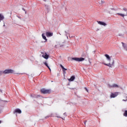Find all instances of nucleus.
I'll return each instance as SVG.
<instances>
[{"label": "nucleus", "instance_id": "f8f14e48", "mask_svg": "<svg viewBox=\"0 0 127 127\" xmlns=\"http://www.w3.org/2000/svg\"><path fill=\"white\" fill-rule=\"evenodd\" d=\"M75 80V76L72 75L70 77L69 79H68V81L69 82H72V81H74Z\"/></svg>", "mask_w": 127, "mask_h": 127}, {"label": "nucleus", "instance_id": "4be33fe9", "mask_svg": "<svg viewBox=\"0 0 127 127\" xmlns=\"http://www.w3.org/2000/svg\"><path fill=\"white\" fill-rule=\"evenodd\" d=\"M123 9H124V10H125V11H127V8H123Z\"/></svg>", "mask_w": 127, "mask_h": 127}, {"label": "nucleus", "instance_id": "bb28decb", "mask_svg": "<svg viewBox=\"0 0 127 127\" xmlns=\"http://www.w3.org/2000/svg\"><path fill=\"white\" fill-rule=\"evenodd\" d=\"M0 124H1V121H0Z\"/></svg>", "mask_w": 127, "mask_h": 127}, {"label": "nucleus", "instance_id": "f03ea898", "mask_svg": "<svg viewBox=\"0 0 127 127\" xmlns=\"http://www.w3.org/2000/svg\"><path fill=\"white\" fill-rule=\"evenodd\" d=\"M3 72V74H14V70L12 69H5Z\"/></svg>", "mask_w": 127, "mask_h": 127}, {"label": "nucleus", "instance_id": "f257e3e1", "mask_svg": "<svg viewBox=\"0 0 127 127\" xmlns=\"http://www.w3.org/2000/svg\"><path fill=\"white\" fill-rule=\"evenodd\" d=\"M40 92L42 94H51V90L46 89L45 88H42L40 90Z\"/></svg>", "mask_w": 127, "mask_h": 127}, {"label": "nucleus", "instance_id": "39448f33", "mask_svg": "<svg viewBox=\"0 0 127 127\" xmlns=\"http://www.w3.org/2000/svg\"><path fill=\"white\" fill-rule=\"evenodd\" d=\"M119 96V92H116L115 93H112L111 95H110V97L111 98H116V97Z\"/></svg>", "mask_w": 127, "mask_h": 127}, {"label": "nucleus", "instance_id": "412c9836", "mask_svg": "<svg viewBox=\"0 0 127 127\" xmlns=\"http://www.w3.org/2000/svg\"><path fill=\"white\" fill-rule=\"evenodd\" d=\"M84 89H85V90H86L87 92H89V91H88V89H87V88L85 87Z\"/></svg>", "mask_w": 127, "mask_h": 127}, {"label": "nucleus", "instance_id": "20e7f679", "mask_svg": "<svg viewBox=\"0 0 127 127\" xmlns=\"http://www.w3.org/2000/svg\"><path fill=\"white\" fill-rule=\"evenodd\" d=\"M108 86L109 88H119L120 87V86L117 84H113V85L108 84Z\"/></svg>", "mask_w": 127, "mask_h": 127}, {"label": "nucleus", "instance_id": "b1692460", "mask_svg": "<svg viewBox=\"0 0 127 127\" xmlns=\"http://www.w3.org/2000/svg\"><path fill=\"white\" fill-rule=\"evenodd\" d=\"M17 18H19L20 19H21V18H20V17L18 16H17Z\"/></svg>", "mask_w": 127, "mask_h": 127}, {"label": "nucleus", "instance_id": "a878e982", "mask_svg": "<svg viewBox=\"0 0 127 127\" xmlns=\"http://www.w3.org/2000/svg\"><path fill=\"white\" fill-rule=\"evenodd\" d=\"M123 101H127V100L124 99L123 100Z\"/></svg>", "mask_w": 127, "mask_h": 127}, {"label": "nucleus", "instance_id": "393cba45", "mask_svg": "<svg viewBox=\"0 0 127 127\" xmlns=\"http://www.w3.org/2000/svg\"><path fill=\"white\" fill-rule=\"evenodd\" d=\"M86 123H87V121H85L84 122V125H86Z\"/></svg>", "mask_w": 127, "mask_h": 127}, {"label": "nucleus", "instance_id": "ddd939ff", "mask_svg": "<svg viewBox=\"0 0 127 127\" xmlns=\"http://www.w3.org/2000/svg\"><path fill=\"white\" fill-rule=\"evenodd\" d=\"M42 38L44 40H45V42H47V39L46 38V36H45V34H42Z\"/></svg>", "mask_w": 127, "mask_h": 127}, {"label": "nucleus", "instance_id": "c85d7f7f", "mask_svg": "<svg viewBox=\"0 0 127 127\" xmlns=\"http://www.w3.org/2000/svg\"><path fill=\"white\" fill-rule=\"evenodd\" d=\"M17 74H19V73H17Z\"/></svg>", "mask_w": 127, "mask_h": 127}, {"label": "nucleus", "instance_id": "4468645a", "mask_svg": "<svg viewBox=\"0 0 127 127\" xmlns=\"http://www.w3.org/2000/svg\"><path fill=\"white\" fill-rule=\"evenodd\" d=\"M44 65H45L48 68V69H49L50 71H51V69L50 68V67L48 65V64H47V63L44 62Z\"/></svg>", "mask_w": 127, "mask_h": 127}, {"label": "nucleus", "instance_id": "1a4fd4ad", "mask_svg": "<svg viewBox=\"0 0 127 127\" xmlns=\"http://www.w3.org/2000/svg\"><path fill=\"white\" fill-rule=\"evenodd\" d=\"M97 23L98 24H100V25H103L104 26H106L107 25V24H106L105 22L100 21H97Z\"/></svg>", "mask_w": 127, "mask_h": 127}, {"label": "nucleus", "instance_id": "2eb2a0df", "mask_svg": "<svg viewBox=\"0 0 127 127\" xmlns=\"http://www.w3.org/2000/svg\"><path fill=\"white\" fill-rule=\"evenodd\" d=\"M4 17L1 14H0V20H3Z\"/></svg>", "mask_w": 127, "mask_h": 127}, {"label": "nucleus", "instance_id": "cd10ccee", "mask_svg": "<svg viewBox=\"0 0 127 127\" xmlns=\"http://www.w3.org/2000/svg\"><path fill=\"white\" fill-rule=\"evenodd\" d=\"M66 38H68V36H66Z\"/></svg>", "mask_w": 127, "mask_h": 127}, {"label": "nucleus", "instance_id": "9d476101", "mask_svg": "<svg viewBox=\"0 0 127 127\" xmlns=\"http://www.w3.org/2000/svg\"><path fill=\"white\" fill-rule=\"evenodd\" d=\"M104 56H105V57H106V59L107 60H108V61H109V62H111V57H110L109 55L105 54Z\"/></svg>", "mask_w": 127, "mask_h": 127}, {"label": "nucleus", "instance_id": "423d86ee", "mask_svg": "<svg viewBox=\"0 0 127 127\" xmlns=\"http://www.w3.org/2000/svg\"><path fill=\"white\" fill-rule=\"evenodd\" d=\"M114 63H115V61H113L112 64H111V63H109V64L103 63V64H104V65H105V66H108V67L112 68V66H114Z\"/></svg>", "mask_w": 127, "mask_h": 127}, {"label": "nucleus", "instance_id": "aec40b11", "mask_svg": "<svg viewBox=\"0 0 127 127\" xmlns=\"http://www.w3.org/2000/svg\"><path fill=\"white\" fill-rule=\"evenodd\" d=\"M2 74H3V71H0V76H1V75H2Z\"/></svg>", "mask_w": 127, "mask_h": 127}, {"label": "nucleus", "instance_id": "f3484780", "mask_svg": "<svg viewBox=\"0 0 127 127\" xmlns=\"http://www.w3.org/2000/svg\"><path fill=\"white\" fill-rule=\"evenodd\" d=\"M122 44L123 47L125 48V49H126V50H127V47H126L125 46V43L124 42H122Z\"/></svg>", "mask_w": 127, "mask_h": 127}, {"label": "nucleus", "instance_id": "9b49d317", "mask_svg": "<svg viewBox=\"0 0 127 127\" xmlns=\"http://www.w3.org/2000/svg\"><path fill=\"white\" fill-rule=\"evenodd\" d=\"M42 57H43L44 58H45V59H46V60H47V59L49 58V56L47 55L46 53H45V55H43L42 56Z\"/></svg>", "mask_w": 127, "mask_h": 127}, {"label": "nucleus", "instance_id": "5701e85b", "mask_svg": "<svg viewBox=\"0 0 127 127\" xmlns=\"http://www.w3.org/2000/svg\"><path fill=\"white\" fill-rule=\"evenodd\" d=\"M66 70H67V69H66V68H64V74H65V71H66Z\"/></svg>", "mask_w": 127, "mask_h": 127}, {"label": "nucleus", "instance_id": "dca6fc26", "mask_svg": "<svg viewBox=\"0 0 127 127\" xmlns=\"http://www.w3.org/2000/svg\"><path fill=\"white\" fill-rule=\"evenodd\" d=\"M118 15H120V16H122V17H125V14H121L119 13H117Z\"/></svg>", "mask_w": 127, "mask_h": 127}, {"label": "nucleus", "instance_id": "6ab92c4d", "mask_svg": "<svg viewBox=\"0 0 127 127\" xmlns=\"http://www.w3.org/2000/svg\"><path fill=\"white\" fill-rule=\"evenodd\" d=\"M124 117H127V110H126L125 111V113L124 114Z\"/></svg>", "mask_w": 127, "mask_h": 127}, {"label": "nucleus", "instance_id": "7ed1b4c3", "mask_svg": "<svg viewBox=\"0 0 127 127\" xmlns=\"http://www.w3.org/2000/svg\"><path fill=\"white\" fill-rule=\"evenodd\" d=\"M72 60H74L75 61H77L78 62H81L85 60V58H73Z\"/></svg>", "mask_w": 127, "mask_h": 127}, {"label": "nucleus", "instance_id": "6e6552de", "mask_svg": "<svg viewBox=\"0 0 127 127\" xmlns=\"http://www.w3.org/2000/svg\"><path fill=\"white\" fill-rule=\"evenodd\" d=\"M46 35L47 37H51V36H53V33L51 32H47L46 33Z\"/></svg>", "mask_w": 127, "mask_h": 127}, {"label": "nucleus", "instance_id": "0eeeda50", "mask_svg": "<svg viewBox=\"0 0 127 127\" xmlns=\"http://www.w3.org/2000/svg\"><path fill=\"white\" fill-rule=\"evenodd\" d=\"M17 114H21V110H20V109L17 108V109H16L14 112H13V114H15L16 113Z\"/></svg>", "mask_w": 127, "mask_h": 127}, {"label": "nucleus", "instance_id": "a211bd4d", "mask_svg": "<svg viewBox=\"0 0 127 127\" xmlns=\"http://www.w3.org/2000/svg\"><path fill=\"white\" fill-rule=\"evenodd\" d=\"M60 67L63 69V72L64 73V66L62 64H60Z\"/></svg>", "mask_w": 127, "mask_h": 127}]
</instances>
